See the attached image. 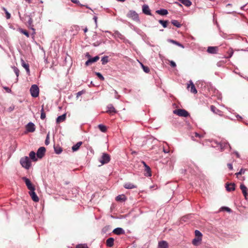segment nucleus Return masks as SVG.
Wrapping results in <instances>:
<instances>
[{
	"mask_svg": "<svg viewBox=\"0 0 248 248\" xmlns=\"http://www.w3.org/2000/svg\"><path fill=\"white\" fill-rule=\"evenodd\" d=\"M233 54V51L232 50L230 54H229V56L227 57L228 58H231Z\"/></svg>",
	"mask_w": 248,
	"mask_h": 248,
	"instance_id": "nucleus-62",
	"label": "nucleus"
},
{
	"mask_svg": "<svg viewBox=\"0 0 248 248\" xmlns=\"http://www.w3.org/2000/svg\"><path fill=\"white\" fill-rule=\"evenodd\" d=\"M145 170L147 173V174L145 175L146 176H151L152 175L151 169L148 165H146V168H145Z\"/></svg>",
	"mask_w": 248,
	"mask_h": 248,
	"instance_id": "nucleus-35",
	"label": "nucleus"
},
{
	"mask_svg": "<svg viewBox=\"0 0 248 248\" xmlns=\"http://www.w3.org/2000/svg\"><path fill=\"white\" fill-rule=\"evenodd\" d=\"M76 248H88L86 244H78L76 246Z\"/></svg>",
	"mask_w": 248,
	"mask_h": 248,
	"instance_id": "nucleus-47",
	"label": "nucleus"
},
{
	"mask_svg": "<svg viewBox=\"0 0 248 248\" xmlns=\"http://www.w3.org/2000/svg\"><path fill=\"white\" fill-rule=\"evenodd\" d=\"M142 12L145 15L153 16V15L151 12V10L149 7L148 5L147 4H144L142 6Z\"/></svg>",
	"mask_w": 248,
	"mask_h": 248,
	"instance_id": "nucleus-15",
	"label": "nucleus"
},
{
	"mask_svg": "<svg viewBox=\"0 0 248 248\" xmlns=\"http://www.w3.org/2000/svg\"><path fill=\"white\" fill-rule=\"evenodd\" d=\"M190 83L187 85V88H190V91L191 93L196 94L197 93V91L196 87L191 80L189 81Z\"/></svg>",
	"mask_w": 248,
	"mask_h": 248,
	"instance_id": "nucleus-16",
	"label": "nucleus"
},
{
	"mask_svg": "<svg viewBox=\"0 0 248 248\" xmlns=\"http://www.w3.org/2000/svg\"><path fill=\"white\" fill-rule=\"evenodd\" d=\"M112 232L117 235H121L125 233L124 230L120 227H118L114 229Z\"/></svg>",
	"mask_w": 248,
	"mask_h": 248,
	"instance_id": "nucleus-17",
	"label": "nucleus"
},
{
	"mask_svg": "<svg viewBox=\"0 0 248 248\" xmlns=\"http://www.w3.org/2000/svg\"><path fill=\"white\" fill-rule=\"evenodd\" d=\"M35 189L34 188L32 190H30L29 193L31 197L32 201L34 202H38L39 200V197L35 192Z\"/></svg>",
	"mask_w": 248,
	"mask_h": 248,
	"instance_id": "nucleus-9",
	"label": "nucleus"
},
{
	"mask_svg": "<svg viewBox=\"0 0 248 248\" xmlns=\"http://www.w3.org/2000/svg\"><path fill=\"white\" fill-rule=\"evenodd\" d=\"M195 235L196 236V237H199L202 239V234L201 233V232L199 230H196L195 231Z\"/></svg>",
	"mask_w": 248,
	"mask_h": 248,
	"instance_id": "nucleus-42",
	"label": "nucleus"
},
{
	"mask_svg": "<svg viewBox=\"0 0 248 248\" xmlns=\"http://www.w3.org/2000/svg\"><path fill=\"white\" fill-rule=\"evenodd\" d=\"M224 208L225 209L226 211H227L228 212H231V209L228 207H224Z\"/></svg>",
	"mask_w": 248,
	"mask_h": 248,
	"instance_id": "nucleus-60",
	"label": "nucleus"
},
{
	"mask_svg": "<svg viewBox=\"0 0 248 248\" xmlns=\"http://www.w3.org/2000/svg\"><path fill=\"white\" fill-rule=\"evenodd\" d=\"M240 188L242 190V193L247 200L248 199V188L244 184H241L240 186Z\"/></svg>",
	"mask_w": 248,
	"mask_h": 248,
	"instance_id": "nucleus-10",
	"label": "nucleus"
},
{
	"mask_svg": "<svg viewBox=\"0 0 248 248\" xmlns=\"http://www.w3.org/2000/svg\"><path fill=\"white\" fill-rule=\"evenodd\" d=\"M218 50V46H208L207 47V52L210 54H215L217 53Z\"/></svg>",
	"mask_w": 248,
	"mask_h": 248,
	"instance_id": "nucleus-14",
	"label": "nucleus"
},
{
	"mask_svg": "<svg viewBox=\"0 0 248 248\" xmlns=\"http://www.w3.org/2000/svg\"><path fill=\"white\" fill-rule=\"evenodd\" d=\"M93 19L94 20L95 24H97V17L96 16H94L93 17Z\"/></svg>",
	"mask_w": 248,
	"mask_h": 248,
	"instance_id": "nucleus-63",
	"label": "nucleus"
},
{
	"mask_svg": "<svg viewBox=\"0 0 248 248\" xmlns=\"http://www.w3.org/2000/svg\"><path fill=\"white\" fill-rule=\"evenodd\" d=\"M3 88L7 93H10L12 92L11 90L8 87H4Z\"/></svg>",
	"mask_w": 248,
	"mask_h": 248,
	"instance_id": "nucleus-54",
	"label": "nucleus"
},
{
	"mask_svg": "<svg viewBox=\"0 0 248 248\" xmlns=\"http://www.w3.org/2000/svg\"><path fill=\"white\" fill-rule=\"evenodd\" d=\"M66 119V113H64L62 115L58 116L56 119V122L57 123H61L64 121Z\"/></svg>",
	"mask_w": 248,
	"mask_h": 248,
	"instance_id": "nucleus-29",
	"label": "nucleus"
},
{
	"mask_svg": "<svg viewBox=\"0 0 248 248\" xmlns=\"http://www.w3.org/2000/svg\"><path fill=\"white\" fill-rule=\"evenodd\" d=\"M158 22L162 25L164 28H167L168 25V20H159Z\"/></svg>",
	"mask_w": 248,
	"mask_h": 248,
	"instance_id": "nucleus-38",
	"label": "nucleus"
},
{
	"mask_svg": "<svg viewBox=\"0 0 248 248\" xmlns=\"http://www.w3.org/2000/svg\"><path fill=\"white\" fill-rule=\"evenodd\" d=\"M30 29H31L32 31V32L31 33V35L33 36V37L34 36V34H35V29L31 27L30 28Z\"/></svg>",
	"mask_w": 248,
	"mask_h": 248,
	"instance_id": "nucleus-55",
	"label": "nucleus"
},
{
	"mask_svg": "<svg viewBox=\"0 0 248 248\" xmlns=\"http://www.w3.org/2000/svg\"><path fill=\"white\" fill-rule=\"evenodd\" d=\"M13 69L14 70V71L15 72V73L16 74V80L17 81L18 80V77L19 76V69L16 66H14L13 67Z\"/></svg>",
	"mask_w": 248,
	"mask_h": 248,
	"instance_id": "nucleus-41",
	"label": "nucleus"
},
{
	"mask_svg": "<svg viewBox=\"0 0 248 248\" xmlns=\"http://www.w3.org/2000/svg\"><path fill=\"white\" fill-rule=\"evenodd\" d=\"M86 56L87 57H88V59H89V58L91 57V55H90V54H89L88 52L86 53Z\"/></svg>",
	"mask_w": 248,
	"mask_h": 248,
	"instance_id": "nucleus-64",
	"label": "nucleus"
},
{
	"mask_svg": "<svg viewBox=\"0 0 248 248\" xmlns=\"http://www.w3.org/2000/svg\"><path fill=\"white\" fill-rule=\"evenodd\" d=\"M54 149L55 153L58 155L61 154L62 151V148L59 146H54Z\"/></svg>",
	"mask_w": 248,
	"mask_h": 248,
	"instance_id": "nucleus-33",
	"label": "nucleus"
},
{
	"mask_svg": "<svg viewBox=\"0 0 248 248\" xmlns=\"http://www.w3.org/2000/svg\"><path fill=\"white\" fill-rule=\"evenodd\" d=\"M107 108L108 110L106 111L107 113L111 114L112 113H116L117 112V111L116 110L115 108H114L113 106L111 104H108L107 106Z\"/></svg>",
	"mask_w": 248,
	"mask_h": 248,
	"instance_id": "nucleus-18",
	"label": "nucleus"
},
{
	"mask_svg": "<svg viewBox=\"0 0 248 248\" xmlns=\"http://www.w3.org/2000/svg\"><path fill=\"white\" fill-rule=\"evenodd\" d=\"M173 113L179 116L187 117L190 116L189 112L184 109H176L173 110Z\"/></svg>",
	"mask_w": 248,
	"mask_h": 248,
	"instance_id": "nucleus-3",
	"label": "nucleus"
},
{
	"mask_svg": "<svg viewBox=\"0 0 248 248\" xmlns=\"http://www.w3.org/2000/svg\"><path fill=\"white\" fill-rule=\"evenodd\" d=\"M101 44V41H96L93 44V46L96 47L99 46Z\"/></svg>",
	"mask_w": 248,
	"mask_h": 248,
	"instance_id": "nucleus-51",
	"label": "nucleus"
},
{
	"mask_svg": "<svg viewBox=\"0 0 248 248\" xmlns=\"http://www.w3.org/2000/svg\"><path fill=\"white\" fill-rule=\"evenodd\" d=\"M155 12L161 16H166L168 14V10L165 9H160L159 10H157L155 11Z\"/></svg>",
	"mask_w": 248,
	"mask_h": 248,
	"instance_id": "nucleus-23",
	"label": "nucleus"
},
{
	"mask_svg": "<svg viewBox=\"0 0 248 248\" xmlns=\"http://www.w3.org/2000/svg\"><path fill=\"white\" fill-rule=\"evenodd\" d=\"M124 187L126 189H133L137 188V186L131 183L124 184Z\"/></svg>",
	"mask_w": 248,
	"mask_h": 248,
	"instance_id": "nucleus-26",
	"label": "nucleus"
},
{
	"mask_svg": "<svg viewBox=\"0 0 248 248\" xmlns=\"http://www.w3.org/2000/svg\"><path fill=\"white\" fill-rule=\"evenodd\" d=\"M46 145H48L49 143V134H48L46 136V139L45 141Z\"/></svg>",
	"mask_w": 248,
	"mask_h": 248,
	"instance_id": "nucleus-50",
	"label": "nucleus"
},
{
	"mask_svg": "<svg viewBox=\"0 0 248 248\" xmlns=\"http://www.w3.org/2000/svg\"><path fill=\"white\" fill-rule=\"evenodd\" d=\"M46 149L44 147H40L37 151L36 156L37 157L40 159L43 158L45 155Z\"/></svg>",
	"mask_w": 248,
	"mask_h": 248,
	"instance_id": "nucleus-7",
	"label": "nucleus"
},
{
	"mask_svg": "<svg viewBox=\"0 0 248 248\" xmlns=\"http://www.w3.org/2000/svg\"><path fill=\"white\" fill-rule=\"evenodd\" d=\"M84 93V91H79V92H78L77 93V95H76V97L78 98V97L79 96H80L81 94H82Z\"/></svg>",
	"mask_w": 248,
	"mask_h": 248,
	"instance_id": "nucleus-52",
	"label": "nucleus"
},
{
	"mask_svg": "<svg viewBox=\"0 0 248 248\" xmlns=\"http://www.w3.org/2000/svg\"><path fill=\"white\" fill-rule=\"evenodd\" d=\"M112 35L115 38H119L123 41H124L126 40L125 37L118 31H115Z\"/></svg>",
	"mask_w": 248,
	"mask_h": 248,
	"instance_id": "nucleus-13",
	"label": "nucleus"
},
{
	"mask_svg": "<svg viewBox=\"0 0 248 248\" xmlns=\"http://www.w3.org/2000/svg\"><path fill=\"white\" fill-rule=\"evenodd\" d=\"M99 59V57L98 56H96L94 57H90L88 59V60L86 62L85 65L86 66L89 65L90 64L93 63L97 62Z\"/></svg>",
	"mask_w": 248,
	"mask_h": 248,
	"instance_id": "nucleus-12",
	"label": "nucleus"
},
{
	"mask_svg": "<svg viewBox=\"0 0 248 248\" xmlns=\"http://www.w3.org/2000/svg\"><path fill=\"white\" fill-rule=\"evenodd\" d=\"M108 62V56H104L101 59V62L103 65L106 64Z\"/></svg>",
	"mask_w": 248,
	"mask_h": 248,
	"instance_id": "nucleus-36",
	"label": "nucleus"
},
{
	"mask_svg": "<svg viewBox=\"0 0 248 248\" xmlns=\"http://www.w3.org/2000/svg\"><path fill=\"white\" fill-rule=\"evenodd\" d=\"M82 144V142L79 141V142H77L76 144L74 145L72 147V150L73 152L77 151L79 149V147H80V146Z\"/></svg>",
	"mask_w": 248,
	"mask_h": 248,
	"instance_id": "nucleus-24",
	"label": "nucleus"
},
{
	"mask_svg": "<svg viewBox=\"0 0 248 248\" xmlns=\"http://www.w3.org/2000/svg\"><path fill=\"white\" fill-rule=\"evenodd\" d=\"M245 172V170L243 169H241L240 171L237 173H235V175L238 176L239 175H241Z\"/></svg>",
	"mask_w": 248,
	"mask_h": 248,
	"instance_id": "nucleus-49",
	"label": "nucleus"
},
{
	"mask_svg": "<svg viewBox=\"0 0 248 248\" xmlns=\"http://www.w3.org/2000/svg\"><path fill=\"white\" fill-rule=\"evenodd\" d=\"M99 129L102 132H106L107 131V127L106 126L102 124H100L98 126Z\"/></svg>",
	"mask_w": 248,
	"mask_h": 248,
	"instance_id": "nucleus-37",
	"label": "nucleus"
},
{
	"mask_svg": "<svg viewBox=\"0 0 248 248\" xmlns=\"http://www.w3.org/2000/svg\"><path fill=\"white\" fill-rule=\"evenodd\" d=\"M70 0L72 2H73L75 4H76L81 7H85L86 8L91 10L92 11H93V10L91 9V8H90L88 5H84V4H81L78 0Z\"/></svg>",
	"mask_w": 248,
	"mask_h": 248,
	"instance_id": "nucleus-20",
	"label": "nucleus"
},
{
	"mask_svg": "<svg viewBox=\"0 0 248 248\" xmlns=\"http://www.w3.org/2000/svg\"><path fill=\"white\" fill-rule=\"evenodd\" d=\"M20 163L22 167L29 170L31 166V161L28 156L22 157L20 160Z\"/></svg>",
	"mask_w": 248,
	"mask_h": 248,
	"instance_id": "nucleus-2",
	"label": "nucleus"
},
{
	"mask_svg": "<svg viewBox=\"0 0 248 248\" xmlns=\"http://www.w3.org/2000/svg\"><path fill=\"white\" fill-rule=\"evenodd\" d=\"M233 153L236 155V157H237V158H239V157H240V155H239V153H238V152H237V151H234V152H233Z\"/></svg>",
	"mask_w": 248,
	"mask_h": 248,
	"instance_id": "nucleus-59",
	"label": "nucleus"
},
{
	"mask_svg": "<svg viewBox=\"0 0 248 248\" xmlns=\"http://www.w3.org/2000/svg\"><path fill=\"white\" fill-rule=\"evenodd\" d=\"M143 70L146 73H148L150 72V69L148 67L144 65L142 63H140Z\"/></svg>",
	"mask_w": 248,
	"mask_h": 248,
	"instance_id": "nucleus-43",
	"label": "nucleus"
},
{
	"mask_svg": "<svg viewBox=\"0 0 248 248\" xmlns=\"http://www.w3.org/2000/svg\"><path fill=\"white\" fill-rule=\"evenodd\" d=\"M202 239L199 237H195L192 240V243L195 246L199 245V243L202 241Z\"/></svg>",
	"mask_w": 248,
	"mask_h": 248,
	"instance_id": "nucleus-28",
	"label": "nucleus"
},
{
	"mask_svg": "<svg viewBox=\"0 0 248 248\" xmlns=\"http://www.w3.org/2000/svg\"><path fill=\"white\" fill-rule=\"evenodd\" d=\"M114 239L112 237H109L106 240V245L108 247H112L114 245Z\"/></svg>",
	"mask_w": 248,
	"mask_h": 248,
	"instance_id": "nucleus-21",
	"label": "nucleus"
},
{
	"mask_svg": "<svg viewBox=\"0 0 248 248\" xmlns=\"http://www.w3.org/2000/svg\"><path fill=\"white\" fill-rule=\"evenodd\" d=\"M190 216V215H188L187 216H186V217H184L183 218H182V220L183 221H186V218H188V217Z\"/></svg>",
	"mask_w": 248,
	"mask_h": 248,
	"instance_id": "nucleus-61",
	"label": "nucleus"
},
{
	"mask_svg": "<svg viewBox=\"0 0 248 248\" xmlns=\"http://www.w3.org/2000/svg\"><path fill=\"white\" fill-rule=\"evenodd\" d=\"M3 10L5 12L6 14V18L9 19L11 17V14L7 11V9L5 7L2 8Z\"/></svg>",
	"mask_w": 248,
	"mask_h": 248,
	"instance_id": "nucleus-44",
	"label": "nucleus"
},
{
	"mask_svg": "<svg viewBox=\"0 0 248 248\" xmlns=\"http://www.w3.org/2000/svg\"><path fill=\"white\" fill-rule=\"evenodd\" d=\"M33 20L31 17H30L28 21V23L29 25V28L30 29L31 27H33V25H32Z\"/></svg>",
	"mask_w": 248,
	"mask_h": 248,
	"instance_id": "nucleus-46",
	"label": "nucleus"
},
{
	"mask_svg": "<svg viewBox=\"0 0 248 248\" xmlns=\"http://www.w3.org/2000/svg\"><path fill=\"white\" fill-rule=\"evenodd\" d=\"M126 199V196L124 194L119 195L116 197V200L117 202H125Z\"/></svg>",
	"mask_w": 248,
	"mask_h": 248,
	"instance_id": "nucleus-22",
	"label": "nucleus"
},
{
	"mask_svg": "<svg viewBox=\"0 0 248 248\" xmlns=\"http://www.w3.org/2000/svg\"><path fill=\"white\" fill-rule=\"evenodd\" d=\"M212 146L215 148H218V149L221 152L224 151L228 147H229L230 150L231 149V147L229 142L225 140L218 142L216 140H214L212 141Z\"/></svg>",
	"mask_w": 248,
	"mask_h": 248,
	"instance_id": "nucleus-1",
	"label": "nucleus"
},
{
	"mask_svg": "<svg viewBox=\"0 0 248 248\" xmlns=\"http://www.w3.org/2000/svg\"><path fill=\"white\" fill-rule=\"evenodd\" d=\"M95 75L97 76V77L102 81L104 80L105 78L103 76V75L99 72H95Z\"/></svg>",
	"mask_w": 248,
	"mask_h": 248,
	"instance_id": "nucleus-45",
	"label": "nucleus"
},
{
	"mask_svg": "<svg viewBox=\"0 0 248 248\" xmlns=\"http://www.w3.org/2000/svg\"><path fill=\"white\" fill-rule=\"evenodd\" d=\"M15 108V106L12 105V106H11L9 108H8V110H9V112H11V111H12Z\"/></svg>",
	"mask_w": 248,
	"mask_h": 248,
	"instance_id": "nucleus-57",
	"label": "nucleus"
},
{
	"mask_svg": "<svg viewBox=\"0 0 248 248\" xmlns=\"http://www.w3.org/2000/svg\"><path fill=\"white\" fill-rule=\"evenodd\" d=\"M114 93H115V98L117 99H119L120 98V96L119 95H118V92L116 91V90H114Z\"/></svg>",
	"mask_w": 248,
	"mask_h": 248,
	"instance_id": "nucleus-56",
	"label": "nucleus"
},
{
	"mask_svg": "<svg viewBox=\"0 0 248 248\" xmlns=\"http://www.w3.org/2000/svg\"><path fill=\"white\" fill-rule=\"evenodd\" d=\"M22 179L24 181V182L26 184V186H27L28 188L30 190L35 188V187L31 184V183L29 179H28V178H27L26 177H22Z\"/></svg>",
	"mask_w": 248,
	"mask_h": 248,
	"instance_id": "nucleus-8",
	"label": "nucleus"
},
{
	"mask_svg": "<svg viewBox=\"0 0 248 248\" xmlns=\"http://www.w3.org/2000/svg\"><path fill=\"white\" fill-rule=\"evenodd\" d=\"M168 243L165 241H162L158 243V248H168Z\"/></svg>",
	"mask_w": 248,
	"mask_h": 248,
	"instance_id": "nucleus-27",
	"label": "nucleus"
},
{
	"mask_svg": "<svg viewBox=\"0 0 248 248\" xmlns=\"http://www.w3.org/2000/svg\"><path fill=\"white\" fill-rule=\"evenodd\" d=\"M211 110L215 113H217V112L219 111V110L213 105L211 106Z\"/></svg>",
	"mask_w": 248,
	"mask_h": 248,
	"instance_id": "nucleus-48",
	"label": "nucleus"
},
{
	"mask_svg": "<svg viewBox=\"0 0 248 248\" xmlns=\"http://www.w3.org/2000/svg\"><path fill=\"white\" fill-rule=\"evenodd\" d=\"M26 130L28 132H33L35 130V125L32 123H29L26 126Z\"/></svg>",
	"mask_w": 248,
	"mask_h": 248,
	"instance_id": "nucleus-11",
	"label": "nucleus"
},
{
	"mask_svg": "<svg viewBox=\"0 0 248 248\" xmlns=\"http://www.w3.org/2000/svg\"><path fill=\"white\" fill-rule=\"evenodd\" d=\"M227 166L230 170H232L233 169L232 165L231 163H228Z\"/></svg>",
	"mask_w": 248,
	"mask_h": 248,
	"instance_id": "nucleus-58",
	"label": "nucleus"
},
{
	"mask_svg": "<svg viewBox=\"0 0 248 248\" xmlns=\"http://www.w3.org/2000/svg\"><path fill=\"white\" fill-rule=\"evenodd\" d=\"M170 65L172 67H175L176 66V64L175 62L172 61L170 62Z\"/></svg>",
	"mask_w": 248,
	"mask_h": 248,
	"instance_id": "nucleus-53",
	"label": "nucleus"
},
{
	"mask_svg": "<svg viewBox=\"0 0 248 248\" xmlns=\"http://www.w3.org/2000/svg\"><path fill=\"white\" fill-rule=\"evenodd\" d=\"M40 118L42 120H44L46 118V113L44 109V105H42V108L41 110V116Z\"/></svg>",
	"mask_w": 248,
	"mask_h": 248,
	"instance_id": "nucleus-39",
	"label": "nucleus"
},
{
	"mask_svg": "<svg viewBox=\"0 0 248 248\" xmlns=\"http://www.w3.org/2000/svg\"><path fill=\"white\" fill-rule=\"evenodd\" d=\"M19 31L22 34H24L27 37H29L30 35L29 32L25 30H23L22 28H19Z\"/></svg>",
	"mask_w": 248,
	"mask_h": 248,
	"instance_id": "nucleus-40",
	"label": "nucleus"
},
{
	"mask_svg": "<svg viewBox=\"0 0 248 248\" xmlns=\"http://www.w3.org/2000/svg\"><path fill=\"white\" fill-rule=\"evenodd\" d=\"M168 41L169 42H170L171 43H172L174 45H176V46H178L182 48H184V46L183 45H182V44H181L180 43L175 41V40H172V39H168Z\"/></svg>",
	"mask_w": 248,
	"mask_h": 248,
	"instance_id": "nucleus-31",
	"label": "nucleus"
},
{
	"mask_svg": "<svg viewBox=\"0 0 248 248\" xmlns=\"http://www.w3.org/2000/svg\"><path fill=\"white\" fill-rule=\"evenodd\" d=\"M30 93L33 97H37L39 95V89L36 84L32 85L30 88Z\"/></svg>",
	"mask_w": 248,
	"mask_h": 248,
	"instance_id": "nucleus-5",
	"label": "nucleus"
},
{
	"mask_svg": "<svg viewBox=\"0 0 248 248\" xmlns=\"http://www.w3.org/2000/svg\"><path fill=\"white\" fill-rule=\"evenodd\" d=\"M21 65L22 66L25 68L27 73L29 74H30V68L29 65L28 63H26L23 59L21 60Z\"/></svg>",
	"mask_w": 248,
	"mask_h": 248,
	"instance_id": "nucleus-25",
	"label": "nucleus"
},
{
	"mask_svg": "<svg viewBox=\"0 0 248 248\" xmlns=\"http://www.w3.org/2000/svg\"><path fill=\"white\" fill-rule=\"evenodd\" d=\"M178 0L186 7H189L192 4V2L190 0Z\"/></svg>",
	"mask_w": 248,
	"mask_h": 248,
	"instance_id": "nucleus-30",
	"label": "nucleus"
},
{
	"mask_svg": "<svg viewBox=\"0 0 248 248\" xmlns=\"http://www.w3.org/2000/svg\"><path fill=\"white\" fill-rule=\"evenodd\" d=\"M36 155V154L34 151H31L29 154V156L33 161H36L37 160Z\"/></svg>",
	"mask_w": 248,
	"mask_h": 248,
	"instance_id": "nucleus-32",
	"label": "nucleus"
},
{
	"mask_svg": "<svg viewBox=\"0 0 248 248\" xmlns=\"http://www.w3.org/2000/svg\"><path fill=\"white\" fill-rule=\"evenodd\" d=\"M126 16L136 22H140V21L139 15L135 11L130 10L127 14Z\"/></svg>",
	"mask_w": 248,
	"mask_h": 248,
	"instance_id": "nucleus-4",
	"label": "nucleus"
},
{
	"mask_svg": "<svg viewBox=\"0 0 248 248\" xmlns=\"http://www.w3.org/2000/svg\"><path fill=\"white\" fill-rule=\"evenodd\" d=\"M110 155L107 153H104L102 154V155L99 159V161L102 164H105L108 163L110 161Z\"/></svg>",
	"mask_w": 248,
	"mask_h": 248,
	"instance_id": "nucleus-6",
	"label": "nucleus"
},
{
	"mask_svg": "<svg viewBox=\"0 0 248 248\" xmlns=\"http://www.w3.org/2000/svg\"><path fill=\"white\" fill-rule=\"evenodd\" d=\"M171 23L173 25L177 28H180L182 26V25L177 20H172L171 21Z\"/></svg>",
	"mask_w": 248,
	"mask_h": 248,
	"instance_id": "nucleus-34",
	"label": "nucleus"
},
{
	"mask_svg": "<svg viewBox=\"0 0 248 248\" xmlns=\"http://www.w3.org/2000/svg\"><path fill=\"white\" fill-rule=\"evenodd\" d=\"M235 185L234 183L226 184V188L228 191H232L235 190Z\"/></svg>",
	"mask_w": 248,
	"mask_h": 248,
	"instance_id": "nucleus-19",
	"label": "nucleus"
}]
</instances>
